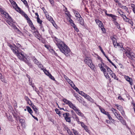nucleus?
<instances>
[{
    "label": "nucleus",
    "instance_id": "f257e3e1",
    "mask_svg": "<svg viewBox=\"0 0 135 135\" xmlns=\"http://www.w3.org/2000/svg\"><path fill=\"white\" fill-rule=\"evenodd\" d=\"M98 66L101 70L103 72L104 75L106 78H109V76L108 73L106 71V69H107V71L109 73V74L111 76L112 78H113L114 79L118 80V78L117 77L115 74L104 64L103 63L99 64H98Z\"/></svg>",
    "mask_w": 135,
    "mask_h": 135
},
{
    "label": "nucleus",
    "instance_id": "f03ea898",
    "mask_svg": "<svg viewBox=\"0 0 135 135\" xmlns=\"http://www.w3.org/2000/svg\"><path fill=\"white\" fill-rule=\"evenodd\" d=\"M56 45L61 51L66 55L68 56V54L70 52V50L69 48L64 43L60 40L57 39L56 40Z\"/></svg>",
    "mask_w": 135,
    "mask_h": 135
},
{
    "label": "nucleus",
    "instance_id": "7ed1b4c3",
    "mask_svg": "<svg viewBox=\"0 0 135 135\" xmlns=\"http://www.w3.org/2000/svg\"><path fill=\"white\" fill-rule=\"evenodd\" d=\"M10 47L13 52L18 57L20 60L23 61H25L30 67H32V65L30 62L28 60L26 59V58L22 53H20L18 50H16V48L12 46L11 45Z\"/></svg>",
    "mask_w": 135,
    "mask_h": 135
},
{
    "label": "nucleus",
    "instance_id": "20e7f679",
    "mask_svg": "<svg viewBox=\"0 0 135 135\" xmlns=\"http://www.w3.org/2000/svg\"><path fill=\"white\" fill-rule=\"evenodd\" d=\"M84 61L85 63L87 64L91 69H94V66L92 63V61L90 58L88 57H86Z\"/></svg>",
    "mask_w": 135,
    "mask_h": 135
},
{
    "label": "nucleus",
    "instance_id": "39448f33",
    "mask_svg": "<svg viewBox=\"0 0 135 135\" xmlns=\"http://www.w3.org/2000/svg\"><path fill=\"white\" fill-rule=\"evenodd\" d=\"M1 12L2 13H3L5 15V17L9 20V22L8 21H7V22L9 25H11V22L12 21L11 18L9 16L8 13L6 12H4L3 10H2L1 11Z\"/></svg>",
    "mask_w": 135,
    "mask_h": 135
},
{
    "label": "nucleus",
    "instance_id": "423d86ee",
    "mask_svg": "<svg viewBox=\"0 0 135 135\" xmlns=\"http://www.w3.org/2000/svg\"><path fill=\"white\" fill-rule=\"evenodd\" d=\"M127 56L129 59H132L133 58H135V54L132 52L128 50L125 52Z\"/></svg>",
    "mask_w": 135,
    "mask_h": 135
},
{
    "label": "nucleus",
    "instance_id": "0eeeda50",
    "mask_svg": "<svg viewBox=\"0 0 135 135\" xmlns=\"http://www.w3.org/2000/svg\"><path fill=\"white\" fill-rule=\"evenodd\" d=\"M33 60L34 63L35 64H36L41 69L42 68L43 66L35 58H33Z\"/></svg>",
    "mask_w": 135,
    "mask_h": 135
},
{
    "label": "nucleus",
    "instance_id": "6e6552de",
    "mask_svg": "<svg viewBox=\"0 0 135 135\" xmlns=\"http://www.w3.org/2000/svg\"><path fill=\"white\" fill-rule=\"evenodd\" d=\"M69 114L68 113H66L64 114L65 118L66 121L68 122H70L71 121L70 118L69 117Z\"/></svg>",
    "mask_w": 135,
    "mask_h": 135
},
{
    "label": "nucleus",
    "instance_id": "1a4fd4ad",
    "mask_svg": "<svg viewBox=\"0 0 135 135\" xmlns=\"http://www.w3.org/2000/svg\"><path fill=\"white\" fill-rule=\"evenodd\" d=\"M74 111H75L77 114H78V115L82 117H83L84 116V115L81 112L80 110L78 108H77L74 110Z\"/></svg>",
    "mask_w": 135,
    "mask_h": 135
},
{
    "label": "nucleus",
    "instance_id": "9d476101",
    "mask_svg": "<svg viewBox=\"0 0 135 135\" xmlns=\"http://www.w3.org/2000/svg\"><path fill=\"white\" fill-rule=\"evenodd\" d=\"M13 7L17 12H20L21 11L20 8L17 6V4L15 2V3H13L12 4Z\"/></svg>",
    "mask_w": 135,
    "mask_h": 135
},
{
    "label": "nucleus",
    "instance_id": "9b49d317",
    "mask_svg": "<svg viewBox=\"0 0 135 135\" xmlns=\"http://www.w3.org/2000/svg\"><path fill=\"white\" fill-rule=\"evenodd\" d=\"M84 97L86 99L89 101L92 102H94V100L88 95L86 94Z\"/></svg>",
    "mask_w": 135,
    "mask_h": 135
},
{
    "label": "nucleus",
    "instance_id": "f8f14e48",
    "mask_svg": "<svg viewBox=\"0 0 135 135\" xmlns=\"http://www.w3.org/2000/svg\"><path fill=\"white\" fill-rule=\"evenodd\" d=\"M46 16L47 18L49 21H50L51 23L53 24L54 26V21L51 18V17L49 15H46Z\"/></svg>",
    "mask_w": 135,
    "mask_h": 135
},
{
    "label": "nucleus",
    "instance_id": "ddd939ff",
    "mask_svg": "<svg viewBox=\"0 0 135 135\" xmlns=\"http://www.w3.org/2000/svg\"><path fill=\"white\" fill-rule=\"evenodd\" d=\"M68 105L70 108L73 109L74 110L77 108L75 105L73 104L71 102H70V103H69Z\"/></svg>",
    "mask_w": 135,
    "mask_h": 135
},
{
    "label": "nucleus",
    "instance_id": "4468645a",
    "mask_svg": "<svg viewBox=\"0 0 135 135\" xmlns=\"http://www.w3.org/2000/svg\"><path fill=\"white\" fill-rule=\"evenodd\" d=\"M118 13L124 19V17H125L126 18H127V17L126 15L124 14V13L121 11V10H119V11H118Z\"/></svg>",
    "mask_w": 135,
    "mask_h": 135
},
{
    "label": "nucleus",
    "instance_id": "2eb2a0df",
    "mask_svg": "<svg viewBox=\"0 0 135 135\" xmlns=\"http://www.w3.org/2000/svg\"><path fill=\"white\" fill-rule=\"evenodd\" d=\"M125 78L127 81L129 82L130 84H131V83H132V79L130 78L129 76H125Z\"/></svg>",
    "mask_w": 135,
    "mask_h": 135
},
{
    "label": "nucleus",
    "instance_id": "dca6fc26",
    "mask_svg": "<svg viewBox=\"0 0 135 135\" xmlns=\"http://www.w3.org/2000/svg\"><path fill=\"white\" fill-rule=\"evenodd\" d=\"M79 21V22L81 25H83L84 23V21L83 19L81 17L78 18V19H77Z\"/></svg>",
    "mask_w": 135,
    "mask_h": 135
},
{
    "label": "nucleus",
    "instance_id": "f3484780",
    "mask_svg": "<svg viewBox=\"0 0 135 135\" xmlns=\"http://www.w3.org/2000/svg\"><path fill=\"white\" fill-rule=\"evenodd\" d=\"M113 44L114 46L115 47H121L122 46V45L121 44H119L117 42L113 43Z\"/></svg>",
    "mask_w": 135,
    "mask_h": 135
},
{
    "label": "nucleus",
    "instance_id": "a211bd4d",
    "mask_svg": "<svg viewBox=\"0 0 135 135\" xmlns=\"http://www.w3.org/2000/svg\"><path fill=\"white\" fill-rule=\"evenodd\" d=\"M105 14L106 15H107L108 16L110 17H112L113 19V21L114 22H115V21H116L115 20H116V19L115 18V16L111 14H107L105 13Z\"/></svg>",
    "mask_w": 135,
    "mask_h": 135
},
{
    "label": "nucleus",
    "instance_id": "6ab92c4d",
    "mask_svg": "<svg viewBox=\"0 0 135 135\" xmlns=\"http://www.w3.org/2000/svg\"><path fill=\"white\" fill-rule=\"evenodd\" d=\"M74 13L75 16L76 18V19H78V18L81 17V16L79 14V13L76 11H74Z\"/></svg>",
    "mask_w": 135,
    "mask_h": 135
},
{
    "label": "nucleus",
    "instance_id": "aec40b11",
    "mask_svg": "<svg viewBox=\"0 0 135 135\" xmlns=\"http://www.w3.org/2000/svg\"><path fill=\"white\" fill-rule=\"evenodd\" d=\"M33 33L36 37L38 39H39L40 36V35L39 34V33L37 31H35L33 32Z\"/></svg>",
    "mask_w": 135,
    "mask_h": 135
},
{
    "label": "nucleus",
    "instance_id": "412c9836",
    "mask_svg": "<svg viewBox=\"0 0 135 135\" xmlns=\"http://www.w3.org/2000/svg\"><path fill=\"white\" fill-rule=\"evenodd\" d=\"M31 105L33 109L34 110L35 112L36 113L37 112L38 110V109L36 108V106L32 104H31Z\"/></svg>",
    "mask_w": 135,
    "mask_h": 135
},
{
    "label": "nucleus",
    "instance_id": "4be33fe9",
    "mask_svg": "<svg viewBox=\"0 0 135 135\" xmlns=\"http://www.w3.org/2000/svg\"><path fill=\"white\" fill-rule=\"evenodd\" d=\"M115 105L117 107V109H118L119 111H122L123 109L122 107L121 106L118 104H115Z\"/></svg>",
    "mask_w": 135,
    "mask_h": 135
},
{
    "label": "nucleus",
    "instance_id": "5701e85b",
    "mask_svg": "<svg viewBox=\"0 0 135 135\" xmlns=\"http://www.w3.org/2000/svg\"><path fill=\"white\" fill-rule=\"evenodd\" d=\"M69 84H70V85L71 86H74L75 85L74 84L73 82L69 79L66 81Z\"/></svg>",
    "mask_w": 135,
    "mask_h": 135
},
{
    "label": "nucleus",
    "instance_id": "b1692460",
    "mask_svg": "<svg viewBox=\"0 0 135 135\" xmlns=\"http://www.w3.org/2000/svg\"><path fill=\"white\" fill-rule=\"evenodd\" d=\"M99 108L101 112L104 114L106 115L107 114H108V112H106L105 110L103 109L101 107H99Z\"/></svg>",
    "mask_w": 135,
    "mask_h": 135
},
{
    "label": "nucleus",
    "instance_id": "393cba45",
    "mask_svg": "<svg viewBox=\"0 0 135 135\" xmlns=\"http://www.w3.org/2000/svg\"><path fill=\"white\" fill-rule=\"evenodd\" d=\"M26 109L28 112L29 113H30L31 115L33 113L32 110L28 106H27L26 107Z\"/></svg>",
    "mask_w": 135,
    "mask_h": 135
},
{
    "label": "nucleus",
    "instance_id": "a878e982",
    "mask_svg": "<svg viewBox=\"0 0 135 135\" xmlns=\"http://www.w3.org/2000/svg\"><path fill=\"white\" fill-rule=\"evenodd\" d=\"M65 9H66L65 14L69 18H70L71 17V15L69 14V12L68 11L66 8H65Z\"/></svg>",
    "mask_w": 135,
    "mask_h": 135
},
{
    "label": "nucleus",
    "instance_id": "bb28decb",
    "mask_svg": "<svg viewBox=\"0 0 135 135\" xmlns=\"http://www.w3.org/2000/svg\"><path fill=\"white\" fill-rule=\"evenodd\" d=\"M114 23L115 24V25L116 26L117 28L119 29L120 30H121V29L120 26V25L117 22L115 21V22H114Z\"/></svg>",
    "mask_w": 135,
    "mask_h": 135
},
{
    "label": "nucleus",
    "instance_id": "cd10ccee",
    "mask_svg": "<svg viewBox=\"0 0 135 135\" xmlns=\"http://www.w3.org/2000/svg\"><path fill=\"white\" fill-rule=\"evenodd\" d=\"M66 104L69 105L70 102H71L67 100L66 99L64 98L62 100Z\"/></svg>",
    "mask_w": 135,
    "mask_h": 135
},
{
    "label": "nucleus",
    "instance_id": "c85d7f7f",
    "mask_svg": "<svg viewBox=\"0 0 135 135\" xmlns=\"http://www.w3.org/2000/svg\"><path fill=\"white\" fill-rule=\"evenodd\" d=\"M115 116L119 120H121L122 119V117L118 113L117 114V115Z\"/></svg>",
    "mask_w": 135,
    "mask_h": 135
},
{
    "label": "nucleus",
    "instance_id": "c756f323",
    "mask_svg": "<svg viewBox=\"0 0 135 135\" xmlns=\"http://www.w3.org/2000/svg\"><path fill=\"white\" fill-rule=\"evenodd\" d=\"M37 21L38 23H39L41 26H42V21L40 20L39 17H37Z\"/></svg>",
    "mask_w": 135,
    "mask_h": 135
},
{
    "label": "nucleus",
    "instance_id": "7c9ffc66",
    "mask_svg": "<svg viewBox=\"0 0 135 135\" xmlns=\"http://www.w3.org/2000/svg\"><path fill=\"white\" fill-rule=\"evenodd\" d=\"M78 122H80L78 117L76 114L73 117Z\"/></svg>",
    "mask_w": 135,
    "mask_h": 135
},
{
    "label": "nucleus",
    "instance_id": "2f4dec72",
    "mask_svg": "<svg viewBox=\"0 0 135 135\" xmlns=\"http://www.w3.org/2000/svg\"><path fill=\"white\" fill-rule=\"evenodd\" d=\"M55 110L56 113L58 114L60 116H61V114L60 113V112L59 110V109L56 108L55 109Z\"/></svg>",
    "mask_w": 135,
    "mask_h": 135
},
{
    "label": "nucleus",
    "instance_id": "473e14b6",
    "mask_svg": "<svg viewBox=\"0 0 135 135\" xmlns=\"http://www.w3.org/2000/svg\"><path fill=\"white\" fill-rule=\"evenodd\" d=\"M131 7L133 8V11L135 14V5L134 4H131Z\"/></svg>",
    "mask_w": 135,
    "mask_h": 135
},
{
    "label": "nucleus",
    "instance_id": "72a5a7b5",
    "mask_svg": "<svg viewBox=\"0 0 135 135\" xmlns=\"http://www.w3.org/2000/svg\"><path fill=\"white\" fill-rule=\"evenodd\" d=\"M19 121L22 124H23L24 123L25 120L24 119H21L19 120Z\"/></svg>",
    "mask_w": 135,
    "mask_h": 135
},
{
    "label": "nucleus",
    "instance_id": "f704fd0d",
    "mask_svg": "<svg viewBox=\"0 0 135 135\" xmlns=\"http://www.w3.org/2000/svg\"><path fill=\"white\" fill-rule=\"evenodd\" d=\"M124 125H125L126 124V122L125 120L122 117V119L121 120H119Z\"/></svg>",
    "mask_w": 135,
    "mask_h": 135
},
{
    "label": "nucleus",
    "instance_id": "c9c22d12",
    "mask_svg": "<svg viewBox=\"0 0 135 135\" xmlns=\"http://www.w3.org/2000/svg\"><path fill=\"white\" fill-rule=\"evenodd\" d=\"M79 93L82 96L84 97H85V95H86V94H85V93H84L82 91H80L79 92Z\"/></svg>",
    "mask_w": 135,
    "mask_h": 135
},
{
    "label": "nucleus",
    "instance_id": "e433bc0d",
    "mask_svg": "<svg viewBox=\"0 0 135 135\" xmlns=\"http://www.w3.org/2000/svg\"><path fill=\"white\" fill-rule=\"evenodd\" d=\"M29 84L30 85H31L33 88V89H34V86H33L34 84L32 83L31 80V79H29Z\"/></svg>",
    "mask_w": 135,
    "mask_h": 135
},
{
    "label": "nucleus",
    "instance_id": "4c0bfd02",
    "mask_svg": "<svg viewBox=\"0 0 135 135\" xmlns=\"http://www.w3.org/2000/svg\"><path fill=\"white\" fill-rule=\"evenodd\" d=\"M126 18L128 20V22L132 26H133V23L132 21L131 20H129L127 18Z\"/></svg>",
    "mask_w": 135,
    "mask_h": 135
},
{
    "label": "nucleus",
    "instance_id": "58836bf2",
    "mask_svg": "<svg viewBox=\"0 0 135 135\" xmlns=\"http://www.w3.org/2000/svg\"><path fill=\"white\" fill-rule=\"evenodd\" d=\"M98 25L100 28L103 27V24L101 21L99 23Z\"/></svg>",
    "mask_w": 135,
    "mask_h": 135
},
{
    "label": "nucleus",
    "instance_id": "ea45409f",
    "mask_svg": "<svg viewBox=\"0 0 135 135\" xmlns=\"http://www.w3.org/2000/svg\"><path fill=\"white\" fill-rule=\"evenodd\" d=\"M112 40L113 43L117 42V40L114 37H112Z\"/></svg>",
    "mask_w": 135,
    "mask_h": 135
},
{
    "label": "nucleus",
    "instance_id": "a19ab883",
    "mask_svg": "<svg viewBox=\"0 0 135 135\" xmlns=\"http://www.w3.org/2000/svg\"><path fill=\"white\" fill-rule=\"evenodd\" d=\"M106 115H107V116H108L109 119L110 120L112 119V117H111L110 114L108 112V114H107Z\"/></svg>",
    "mask_w": 135,
    "mask_h": 135
},
{
    "label": "nucleus",
    "instance_id": "79ce46f5",
    "mask_svg": "<svg viewBox=\"0 0 135 135\" xmlns=\"http://www.w3.org/2000/svg\"><path fill=\"white\" fill-rule=\"evenodd\" d=\"M121 8L122 9H125L126 11L128 10V9L126 6H122Z\"/></svg>",
    "mask_w": 135,
    "mask_h": 135
},
{
    "label": "nucleus",
    "instance_id": "37998d69",
    "mask_svg": "<svg viewBox=\"0 0 135 135\" xmlns=\"http://www.w3.org/2000/svg\"><path fill=\"white\" fill-rule=\"evenodd\" d=\"M73 132L75 135H79L78 132L76 131L73 130Z\"/></svg>",
    "mask_w": 135,
    "mask_h": 135
},
{
    "label": "nucleus",
    "instance_id": "c03bdc74",
    "mask_svg": "<svg viewBox=\"0 0 135 135\" xmlns=\"http://www.w3.org/2000/svg\"><path fill=\"white\" fill-rule=\"evenodd\" d=\"M67 131L69 135H73L72 134V132L70 131V130L69 129H67Z\"/></svg>",
    "mask_w": 135,
    "mask_h": 135
},
{
    "label": "nucleus",
    "instance_id": "a18cd8bd",
    "mask_svg": "<svg viewBox=\"0 0 135 135\" xmlns=\"http://www.w3.org/2000/svg\"><path fill=\"white\" fill-rule=\"evenodd\" d=\"M71 87L73 88L76 91H79V90L78 89V88H77L75 87V85L74 86H72Z\"/></svg>",
    "mask_w": 135,
    "mask_h": 135
},
{
    "label": "nucleus",
    "instance_id": "49530a36",
    "mask_svg": "<svg viewBox=\"0 0 135 135\" xmlns=\"http://www.w3.org/2000/svg\"><path fill=\"white\" fill-rule=\"evenodd\" d=\"M31 27L32 28V30H34L35 31H37L36 29L33 25H31Z\"/></svg>",
    "mask_w": 135,
    "mask_h": 135
},
{
    "label": "nucleus",
    "instance_id": "de8ad7c7",
    "mask_svg": "<svg viewBox=\"0 0 135 135\" xmlns=\"http://www.w3.org/2000/svg\"><path fill=\"white\" fill-rule=\"evenodd\" d=\"M49 77L52 80H55V79L53 76H52L51 74H49Z\"/></svg>",
    "mask_w": 135,
    "mask_h": 135
},
{
    "label": "nucleus",
    "instance_id": "09e8293b",
    "mask_svg": "<svg viewBox=\"0 0 135 135\" xmlns=\"http://www.w3.org/2000/svg\"><path fill=\"white\" fill-rule=\"evenodd\" d=\"M44 73H45L46 74L48 75V76H49V74H50L48 71H47L46 70H45L44 71Z\"/></svg>",
    "mask_w": 135,
    "mask_h": 135
},
{
    "label": "nucleus",
    "instance_id": "8fccbe9b",
    "mask_svg": "<svg viewBox=\"0 0 135 135\" xmlns=\"http://www.w3.org/2000/svg\"><path fill=\"white\" fill-rule=\"evenodd\" d=\"M80 123H81V126L82 127L84 128L86 126L84 125V123L83 122H80Z\"/></svg>",
    "mask_w": 135,
    "mask_h": 135
},
{
    "label": "nucleus",
    "instance_id": "3c124183",
    "mask_svg": "<svg viewBox=\"0 0 135 135\" xmlns=\"http://www.w3.org/2000/svg\"><path fill=\"white\" fill-rule=\"evenodd\" d=\"M99 47L102 52L103 53V54H104V55H105V54L104 52L102 47L100 46H99Z\"/></svg>",
    "mask_w": 135,
    "mask_h": 135
},
{
    "label": "nucleus",
    "instance_id": "603ef678",
    "mask_svg": "<svg viewBox=\"0 0 135 135\" xmlns=\"http://www.w3.org/2000/svg\"><path fill=\"white\" fill-rule=\"evenodd\" d=\"M111 110L114 113H116V112H117V110H116V109L113 108H112Z\"/></svg>",
    "mask_w": 135,
    "mask_h": 135
},
{
    "label": "nucleus",
    "instance_id": "864d4df0",
    "mask_svg": "<svg viewBox=\"0 0 135 135\" xmlns=\"http://www.w3.org/2000/svg\"><path fill=\"white\" fill-rule=\"evenodd\" d=\"M69 18V22L71 24H72L73 23H74L72 20L70 18V17Z\"/></svg>",
    "mask_w": 135,
    "mask_h": 135
},
{
    "label": "nucleus",
    "instance_id": "5fc2aeb1",
    "mask_svg": "<svg viewBox=\"0 0 135 135\" xmlns=\"http://www.w3.org/2000/svg\"><path fill=\"white\" fill-rule=\"evenodd\" d=\"M22 1L24 3L25 5L27 6V2L25 0H23Z\"/></svg>",
    "mask_w": 135,
    "mask_h": 135
},
{
    "label": "nucleus",
    "instance_id": "6e6d98bb",
    "mask_svg": "<svg viewBox=\"0 0 135 135\" xmlns=\"http://www.w3.org/2000/svg\"><path fill=\"white\" fill-rule=\"evenodd\" d=\"M95 22H96V23L97 24H98H98H99V23H100V22H101V21H99V20H95Z\"/></svg>",
    "mask_w": 135,
    "mask_h": 135
},
{
    "label": "nucleus",
    "instance_id": "4d7b16f0",
    "mask_svg": "<svg viewBox=\"0 0 135 135\" xmlns=\"http://www.w3.org/2000/svg\"><path fill=\"white\" fill-rule=\"evenodd\" d=\"M71 113L72 114V115L73 116V117H74V115H75L76 114L74 112V111L73 110H71Z\"/></svg>",
    "mask_w": 135,
    "mask_h": 135
},
{
    "label": "nucleus",
    "instance_id": "13d9d810",
    "mask_svg": "<svg viewBox=\"0 0 135 135\" xmlns=\"http://www.w3.org/2000/svg\"><path fill=\"white\" fill-rule=\"evenodd\" d=\"M101 29L102 30V31L103 32H105V28L104 27H102L101 28Z\"/></svg>",
    "mask_w": 135,
    "mask_h": 135
},
{
    "label": "nucleus",
    "instance_id": "bf43d9fd",
    "mask_svg": "<svg viewBox=\"0 0 135 135\" xmlns=\"http://www.w3.org/2000/svg\"><path fill=\"white\" fill-rule=\"evenodd\" d=\"M85 129V130L87 132H88L89 131V130H88L87 127L86 126L84 128Z\"/></svg>",
    "mask_w": 135,
    "mask_h": 135
},
{
    "label": "nucleus",
    "instance_id": "052dcab7",
    "mask_svg": "<svg viewBox=\"0 0 135 135\" xmlns=\"http://www.w3.org/2000/svg\"><path fill=\"white\" fill-rule=\"evenodd\" d=\"M64 77L66 81L69 79V78L65 75H64Z\"/></svg>",
    "mask_w": 135,
    "mask_h": 135
},
{
    "label": "nucleus",
    "instance_id": "680f3d73",
    "mask_svg": "<svg viewBox=\"0 0 135 135\" xmlns=\"http://www.w3.org/2000/svg\"><path fill=\"white\" fill-rule=\"evenodd\" d=\"M76 99L78 100L79 102H81V99L79 97H76Z\"/></svg>",
    "mask_w": 135,
    "mask_h": 135
},
{
    "label": "nucleus",
    "instance_id": "e2e57ef3",
    "mask_svg": "<svg viewBox=\"0 0 135 135\" xmlns=\"http://www.w3.org/2000/svg\"><path fill=\"white\" fill-rule=\"evenodd\" d=\"M31 115L33 117V118H34L37 121H38V118L37 117H35V116H33L32 114H31Z\"/></svg>",
    "mask_w": 135,
    "mask_h": 135
},
{
    "label": "nucleus",
    "instance_id": "0e129e2a",
    "mask_svg": "<svg viewBox=\"0 0 135 135\" xmlns=\"http://www.w3.org/2000/svg\"><path fill=\"white\" fill-rule=\"evenodd\" d=\"M49 1L51 4L53 5L54 4V1L53 0H49Z\"/></svg>",
    "mask_w": 135,
    "mask_h": 135
},
{
    "label": "nucleus",
    "instance_id": "69168bd1",
    "mask_svg": "<svg viewBox=\"0 0 135 135\" xmlns=\"http://www.w3.org/2000/svg\"><path fill=\"white\" fill-rule=\"evenodd\" d=\"M10 2L12 4L13 3H15V2L13 1V0H9Z\"/></svg>",
    "mask_w": 135,
    "mask_h": 135
},
{
    "label": "nucleus",
    "instance_id": "338daca9",
    "mask_svg": "<svg viewBox=\"0 0 135 135\" xmlns=\"http://www.w3.org/2000/svg\"><path fill=\"white\" fill-rule=\"evenodd\" d=\"M121 111V114H122V115H123L125 114L124 112V111L123 110L122 111Z\"/></svg>",
    "mask_w": 135,
    "mask_h": 135
},
{
    "label": "nucleus",
    "instance_id": "774afa93",
    "mask_svg": "<svg viewBox=\"0 0 135 135\" xmlns=\"http://www.w3.org/2000/svg\"><path fill=\"white\" fill-rule=\"evenodd\" d=\"M26 16H27L26 19L27 21H29L31 20L28 17L27 15H26Z\"/></svg>",
    "mask_w": 135,
    "mask_h": 135
}]
</instances>
